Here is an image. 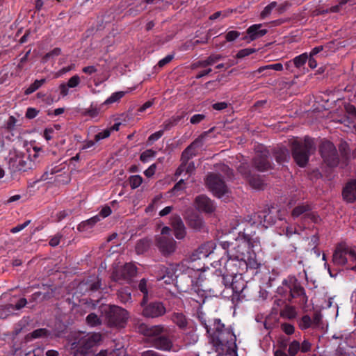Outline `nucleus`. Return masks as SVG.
I'll return each instance as SVG.
<instances>
[{"label": "nucleus", "instance_id": "f03ea898", "mask_svg": "<svg viewBox=\"0 0 356 356\" xmlns=\"http://www.w3.org/2000/svg\"><path fill=\"white\" fill-rule=\"evenodd\" d=\"M207 332L211 338L212 342L218 350L220 348L224 350L226 348L225 355L219 353L217 356H237L234 350L236 348V336L232 330L225 328L219 319H216L213 323V327L204 323Z\"/></svg>", "mask_w": 356, "mask_h": 356}, {"label": "nucleus", "instance_id": "6e6552de", "mask_svg": "<svg viewBox=\"0 0 356 356\" xmlns=\"http://www.w3.org/2000/svg\"><path fill=\"white\" fill-rule=\"evenodd\" d=\"M206 184L210 191L218 197L225 196L229 191L224 181L216 174H210L207 176Z\"/></svg>", "mask_w": 356, "mask_h": 356}, {"label": "nucleus", "instance_id": "0e129e2a", "mask_svg": "<svg viewBox=\"0 0 356 356\" xmlns=\"http://www.w3.org/2000/svg\"><path fill=\"white\" fill-rule=\"evenodd\" d=\"M185 187V183L183 179L179 181L172 188V193L177 194L178 191L184 189Z\"/></svg>", "mask_w": 356, "mask_h": 356}, {"label": "nucleus", "instance_id": "49530a36", "mask_svg": "<svg viewBox=\"0 0 356 356\" xmlns=\"http://www.w3.org/2000/svg\"><path fill=\"white\" fill-rule=\"evenodd\" d=\"M240 35V33L236 31H229L227 33L225 38L227 42H232L237 39Z\"/></svg>", "mask_w": 356, "mask_h": 356}, {"label": "nucleus", "instance_id": "ddd939ff", "mask_svg": "<svg viewBox=\"0 0 356 356\" xmlns=\"http://www.w3.org/2000/svg\"><path fill=\"white\" fill-rule=\"evenodd\" d=\"M157 245L163 254H172L176 250V241L163 236L157 239Z\"/></svg>", "mask_w": 356, "mask_h": 356}, {"label": "nucleus", "instance_id": "f704fd0d", "mask_svg": "<svg viewBox=\"0 0 356 356\" xmlns=\"http://www.w3.org/2000/svg\"><path fill=\"white\" fill-rule=\"evenodd\" d=\"M300 348V344L298 341H293L289 343L288 353L291 356H295Z\"/></svg>", "mask_w": 356, "mask_h": 356}, {"label": "nucleus", "instance_id": "37998d69", "mask_svg": "<svg viewBox=\"0 0 356 356\" xmlns=\"http://www.w3.org/2000/svg\"><path fill=\"white\" fill-rule=\"evenodd\" d=\"M138 288L140 291L144 294L143 300L142 302V305H144L147 300V282L145 279L140 280Z\"/></svg>", "mask_w": 356, "mask_h": 356}, {"label": "nucleus", "instance_id": "6ab92c4d", "mask_svg": "<svg viewBox=\"0 0 356 356\" xmlns=\"http://www.w3.org/2000/svg\"><path fill=\"white\" fill-rule=\"evenodd\" d=\"M343 198L352 202L356 200V180L348 182L343 191Z\"/></svg>", "mask_w": 356, "mask_h": 356}, {"label": "nucleus", "instance_id": "3c124183", "mask_svg": "<svg viewBox=\"0 0 356 356\" xmlns=\"http://www.w3.org/2000/svg\"><path fill=\"white\" fill-rule=\"evenodd\" d=\"M111 134V130L105 129L103 131H101L95 135V140L99 141L100 140L108 138Z\"/></svg>", "mask_w": 356, "mask_h": 356}, {"label": "nucleus", "instance_id": "aec40b11", "mask_svg": "<svg viewBox=\"0 0 356 356\" xmlns=\"http://www.w3.org/2000/svg\"><path fill=\"white\" fill-rule=\"evenodd\" d=\"M255 167L260 171H264L269 168L270 163L266 153L257 155L254 159Z\"/></svg>", "mask_w": 356, "mask_h": 356}, {"label": "nucleus", "instance_id": "774afa93", "mask_svg": "<svg viewBox=\"0 0 356 356\" xmlns=\"http://www.w3.org/2000/svg\"><path fill=\"white\" fill-rule=\"evenodd\" d=\"M311 349V343L307 341L304 340L302 344L300 345V350L302 353H307Z\"/></svg>", "mask_w": 356, "mask_h": 356}, {"label": "nucleus", "instance_id": "9d476101", "mask_svg": "<svg viewBox=\"0 0 356 356\" xmlns=\"http://www.w3.org/2000/svg\"><path fill=\"white\" fill-rule=\"evenodd\" d=\"M321 154L323 161L330 167L338 164L337 149L330 141L323 142L321 146Z\"/></svg>", "mask_w": 356, "mask_h": 356}, {"label": "nucleus", "instance_id": "9b49d317", "mask_svg": "<svg viewBox=\"0 0 356 356\" xmlns=\"http://www.w3.org/2000/svg\"><path fill=\"white\" fill-rule=\"evenodd\" d=\"M291 216L293 219L302 216L305 220H310L314 223H317L320 221V217L316 213L311 211V207L307 204H302L296 206L293 209Z\"/></svg>", "mask_w": 356, "mask_h": 356}, {"label": "nucleus", "instance_id": "69168bd1", "mask_svg": "<svg viewBox=\"0 0 356 356\" xmlns=\"http://www.w3.org/2000/svg\"><path fill=\"white\" fill-rule=\"evenodd\" d=\"M60 52H61L60 49L55 48L52 51H51L50 52L47 53L45 55L44 59L47 60V59H49L50 58H52V57H54V56H57L60 54Z\"/></svg>", "mask_w": 356, "mask_h": 356}, {"label": "nucleus", "instance_id": "79ce46f5", "mask_svg": "<svg viewBox=\"0 0 356 356\" xmlns=\"http://www.w3.org/2000/svg\"><path fill=\"white\" fill-rule=\"evenodd\" d=\"M250 184L256 189H261L264 185L262 180L259 177L249 178Z\"/></svg>", "mask_w": 356, "mask_h": 356}, {"label": "nucleus", "instance_id": "a878e982", "mask_svg": "<svg viewBox=\"0 0 356 356\" xmlns=\"http://www.w3.org/2000/svg\"><path fill=\"white\" fill-rule=\"evenodd\" d=\"M215 248V245L213 242H207L202 245H201L198 252L200 254V257H207L209 254H211Z\"/></svg>", "mask_w": 356, "mask_h": 356}, {"label": "nucleus", "instance_id": "f257e3e1", "mask_svg": "<svg viewBox=\"0 0 356 356\" xmlns=\"http://www.w3.org/2000/svg\"><path fill=\"white\" fill-rule=\"evenodd\" d=\"M221 245L226 250L228 259L225 264L227 275L232 280L237 277V274L241 275L248 270H258L261 267L254 252L259 248L260 241L258 237L247 234H239L233 242L222 241ZM245 288L243 281L236 285L232 282L230 289L232 291V300L240 299L241 294Z\"/></svg>", "mask_w": 356, "mask_h": 356}, {"label": "nucleus", "instance_id": "ea45409f", "mask_svg": "<svg viewBox=\"0 0 356 356\" xmlns=\"http://www.w3.org/2000/svg\"><path fill=\"white\" fill-rule=\"evenodd\" d=\"M155 155L156 152L154 150L147 149L141 154L140 159L143 162L146 163L148 162L152 158L154 157Z\"/></svg>", "mask_w": 356, "mask_h": 356}, {"label": "nucleus", "instance_id": "c85d7f7f", "mask_svg": "<svg viewBox=\"0 0 356 356\" xmlns=\"http://www.w3.org/2000/svg\"><path fill=\"white\" fill-rule=\"evenodd\" d=\"M150 242L148 239L140 240L136 245V251L138 254H143L148 250Z\"/></svg>", "mask_w": 356, "mask_h": 356}, {"label": "nucleus", "instance_id": "2f4dec72", "mask_svg": "<svg viewBox=\"0 0 356 356\" xmlns=\"http://www.w3.org/2000/svg\"><path fill=\"white\" fill-rule=\"evenodd\" d=\"M143 177L140 175H132L129 178V182L132 189L138 188L143 183Z\"/></svg>", "mask_w": 356, "mask_h": 356}, {"label": "nucleus", "instance_id": "bf43d9fd", "mask_svg": "<svg viewBox=\"0 0 356 356\" xmlns=\"http://www.w3.org/2000/svg\"><path fill=\"white\" fill-rule=\"evenodd\" d=\"M174 58V56L172 54L167 55L165 57L160 60L158 63V65L160 67L165 66L166 64L169 63Z\"/></svg>", "mask_w": 356, "mask_h": 356}, {"label": "nucleus", "instance_id": "412c9836", "mask_svg": "<svg viewBox=\"0 0 356 356\" xmlns=\"http://www.w3.org/2000/svg\"><path fill=\"white\" fill-rule=\"evenodd\" d=\"M283 70V65L282 63H277L274 64L266 65L260 67L257 70L253 72V74L256 76L257 74L264 72V75H270V70L282 71Z\"/></svg>", "mask_w": 356, "mask_h": 356}, {"label": "nucleus", "instance_id": "338daca9", "mask_svg": "<svg viewBox=\"0 0 356 356\" xmlns=\"http://www.w3.org/2000/svg\"><path fill=\"white\" fill-rule=\"evenodd\" d=\"M61 238L62 236L59 234H57L50 239L49 245L52 247L57 246L59 244Z\"/></svg>", "mask_w": 356, "mask_h": 356}, {"label": "nucleus", "instance_id": "864d4df0", "mask_svg": "<svg viewBox=\"0 0 356 356\" xmlns=\"http://www.w3.org/2000/svg\"><path fill=\"white\" fill-rule=\"evenodd\" d=\"M73 67H74V65H71V66L65 67L60 69V70H58V72L54 73V78H58V77L63 76V74H65L67 72L72 70L73 69Z\"/></svg>", "mask_w": 356, "mask_h": 356}, {"label": "nucleus", "instance_id": "8fccbe9b", "mask_svg": "<svg viewBox=\"0 0 356 356\" xmlns=\"http://www.w3.org/2000/svg\"><path fill=\"white\" fill-rule=\"evenodd\" d=\"M80 83V78L78 75H74L72 76L68 82H67V86L69 88H74L76 87Z\"/></svg>", "mask_w": 356, "mask_h": 356}, {"label": "nucleus", "instance_id": "e2e57ef3", "mask_svg": "<svg viewBox=\"0 0 356 356\" xmlns=\"http://www.w3.org/2000/svg\"><path fill=\"white\" fill-rule=\"evenodd\" d=\"M111 213V209L109 207L106 206L101 209L99 216L101 218H106L108 216H110Z\"/></svg>", "mask_w": 356, "mask_h": 356}, {"label": "nucleus", "instance_id": "603ef678", "mask_svg": "<svg viewBox=\"0 0 356 356\" xmlns=\"http://www.w3.org/2000/svg\"><path fill=\"white\" fill-rule=\"evenodd\" d=\"M163 134V131L162 130L158 131L149 136L148 141L150 143H153L154 142L159 140Z\"/></svg>", "mask_w": 356, "mask_h": 356}, {"label": "nucleus", "instance_id": "680f3d73", "mask_svg": "<svg viewBox=\"0 0 356 356\" xmlns=\"http://www.w3.org/2000/svg\"><path fill=\"white\" fill-rule=\"evenodd\" d=\"M54 129L53 128H47L43 132V137L46 140H50L53 138Z\"/></svg>", "mask_w": 356, "mask_h": 356}, {"label": "nucleus", "instance_id": "13d9d810", "mask_svg": "<svg viewBox=\"0 0 356 356\" xmlns=\"http://www.w3.org/2000/svg\"><path fill=\"white\" fill-rule=\"evenodd\" d=\"M47 333V331L45 329H38L34 330L31 333L32 338L37 339L43 336H45Z\"/></svg>", "mask_w": 356, "mask_h": 356}, {"label": "nucleus", "instance_id": "f8f14e48", "mask_svg": "<svg viewBox=\"0 0 356 356\" xmlns=\"http://www.w3.org/2000/svg\"><path fill=\"white\" fill-rule=\"evenodd\" d=\"M165 312V308L161 302H154L145 307L143 314L146 317L156 318L163 315Z\"/></svg>", "mask_w": 356, "mask_h": 356}, {"label": "nucleus", "instance_id": "423d86ee", "mask_svg": "<svg viewBox=\"0 0 356 356\" xmlns=\"http://www.w3.org/2000/svg\"><path fill=\"white\" fill-rule=\"evenodd\" d=\"M202 146V140H196L190 146H188L182 153L181 161L182 163L176 171V175H181L184 171L189 175L193 173L195 170V165L193 163L186 164L187 161L196 154V149Z\"/></svg>", "mask_w": 356, "mask_h": 356}, {"label": "nucleus", "instance_id": "4be33fe9", "mask_svg": "<svg viewBox=\"0 0 356 356\" xmlns=\"http://www.w3.org/2000/svg\"><path fill=\"white\" fill-rule=\"evenodd\" d=\"M24 156V154L19 151L15 149L11 151L9 154V163L15 169H18L19 165V163L21 162L22 158Z\"/></svg>", "mask_w": 356, "mask_h": 356}, {"label": "nucleus", "instance_id": "393cba45", "mask_svg": "<svg viewBox=\"0 0 356 356\" xmlns=\"http://www.w3.org/2000/svg\"><path fill=\"white\" fill-rule=\"evenodd\" d=\"M100 220L101 218L99 217V216H95L87 220L81 222L78 226V229L80 232L86 231V229L91 228Z\"/></svg>", "mask_w": 356, "mask_h": 356}, {"label": "nucleus", "instance_id": "4d7b16f0", "mask_svg": "<svg viewBox=\"0 0 356 356\" xmlns=\"http://www.w3.org/2000/svg\"><path fill=\"white\" fill-rule=\"evenodd\" d=\"M156 164H152L147 170L144 171V175L147 177H152L156 172Z\"/></svg>", "mask_w": 356, "mask_h": 356}, {"label": "nucleus", "instance_id": "e433bc0d", "mask_svg": "<svg viewBox=\"0 0 356 356\" xmlns=\"http://www.w3.org/2000/svg\"><path fill=\"white\" fill-rule=\"evenodd\" d=\"M220 56L219 55H213L209 56L207 60L200 62V65L202 67H207L209 65H212L218 60L220 59Z\"/></svg>", "mask_w": 356, "mask_h": 356}, {"label": "nucleus", "instance_id": "5701e85b", "mask_svg": "<svg viewBox=\"0 0 356 356\" xmlns=\"http://www.w3.org/2000/svg\"><path fill=\"white\" fill-rule=\"evenodd\" d=\"M137 273L136 266L131 263L126 264L122 270V276L124 280H129Z\"/></svg>", "mask_w": 356, "mask_h": 356}, {"label": "nucleus", "instance_id": "7c9ffc66", "mask_svg": "<svg viewBox=\"0 0 356 356\" xmlns=\"http://www.w3.org/2000/svg\"><path fill=\"white\" fill-rule=\"evenodd\" d=\"M124 92L122 91L113 92L108 98L104 101V102L102 104V106L117 102L124 97Z\"/></svg>", "mask_w": 356, "mask_h": 356}, {"label": "nucleus", "instance_id": "4c0bfd02", "mask_svg": "<svg viewBox=\"0 0 356 356\" xmlns=\"http://www.w3.org/2000/svg\"><path fill=\"white\" fill-rule=\"evenodd\" d=\"M198 340L197 334L194 332H191L186 334L184 337V341L186 344L190 345L196 343Z\"/></svg>", "mask_w": 356, "mask_h": 356}, {"label": "nucleus", "instance_id": "a19ab883", "mask_svg": "<svg viewBox=\"0 0 356 356\" xmlns=\"http://www.w3.org/2000/svg\"><path fill=\"white\" fill-rule=\"evenodd\" d=\"M87 323L93 327L100 324L99 318L95 314H90L86 318Z\"/></svg>", "mask_w": 356, "mask_h": 356}, {"label": "nucleus", "instance_id": "20e7f679", "mask_svg": "<svg viewBox=\"0 0 356 356\" xmlns=\"http://www.w3.org/2000/svg\"><path fill=\"white\" fill-rule=\"evenodd\" d=\"M293 145V157L296 163L304 167L309 159V154L315 150L314 140L309 138H305L303 143L294 140Z\"/></svg>", "mask_w": 356, "mask_h": 356}, {"label": "nucleus", "instance_id": "c9c22d12", "mask_svg": "<svg viewBox=\"0 0 356 356\" xmlns=\"http://www.w3.org/2000/svg\"><path fill=\"white\" fill-rule=\"evenodd\" d=\"M308 59V54L307 53L302 54L293 58L294 65L297 67L302 66Z\"/></svg>", "mask_w": 356, "mask_h": 356}, {"label": "nucleus", "instance_id": "de8ad7c7", "mask_svg": "<svg viewBox=\"0 0 356 356\" xmlns=\"http://www.w3.org/2000/svg\"><path fill=\"white\" fill-rule=\"evenodd\" d=\"M254 52H255L254 49H252V48L243 49L240 50L237 53L236 57L238 58H242L243 57L250 55L251 54H252Z\"/></svg>", "mask_w": 356, "mask_h": 356}, {"label": "nucleus", "instance_id": "39448f33", "mask_svg": "<svg viewBox=\"0 0 356 356\" xmlns=\"http://www.w3.org/2000/svg\"><path fill=\"white\" fill-rule=\"evenodd\" d=\"M41 180H49L67 184L70 180L69 166L65 163L51 166L42 175Z\"/></svg>", "mask_w": 356, "mask_h": 356}, {"label": "nucleus", "instance_id": "4468645a", "mask_svg": "<svg viewBox=\"0 0 356 356\" xmlns=\"http://www.w3.org/2000/svg\"><path fill=\"white\" fill-rule=\"evenodd\" d=\"M195 207L201 211L211 213L214 211L216 206L213 202L204 195H199L195 199Z\"/></svg>", "mask_w": 356, "mask_h": 356}, {"label": "nucleus", "instance_id": "5fc2aeb1", "mask_svg": "<svg viewBox=\"0 0 356 356\" xmlns=\"http://www.w3.org/2000/svg\"><path fill=\"white\" fill-rule=\"evenodd\" d=\"M282 330L286 334H292L294 332V327L291 324L289 323H284L281 325Z\"/></svg>", "mask_w": 356, "mask_h": 356}, {"label": "nucleus", "instance_id": "72a5a7b5", "mask_svg": "<svg viewBox=\"0 0 356 356\" xmlns=\"http://www.w3.org/2000/svg\"><path fill=\"white\" fill-rule=\"evenodd\" d=\"M298 325L301 330H306L313 326L312 318L307 315L303 316L300 319Z\"/></svg>", "mask_w": 356, "mask_h": 356}, {"label": "nucleus", "instance_id": "cd10ccee", "mask_svg": "<svg viewBox=\"0 0 356 356\" xmlns=\"http://www.w3.org/2000/svg\"><path fill=\"white\" fill-rule=\"evenodd\" d=\"M172 319L180 328H184L187 325V320L182 313H175Z\"/></svg>", "mask_w": 356, "mask_h": 356}, {"label": "nucleus", "instance_id": "2eb2a0df", "mask_svg": "<svg viewBox=\"0 0 356 356\" xmlns=\"http://www.w3.org/2000/svg\"><path fill=\"white\" fill-rule=\"evenodd\" d=\"M174 234L177 239H183L186 234L184 224L179 216H173L170 219Z\"/></svg>", "mask_w": 356, "mask_h": 356}, {"label": "nucleus", "instance_id": "473e14b6", "mask_svg": "<svg viewBox=\"0 0 356 356\" xmlns=\"http://www.w3.org/2000/svg\"><path fill=\"white\" fill-rule=\"evenodd\" d=\"M276 160L278 163L284 162L289 160V153L287 149L281 148L276 154Z\"/></svg>", "mask_w": 356, "mask_h": 356}, {"label": "nucleus", "instance_id": "09e8293b", "mask_svg": "<svg viewBox=\"0 0 356 356\" xmlns=\"http://www.w3.org/2000/svg\"><path fill=\"white\" fill-rule=\"evenodd\" d=\"M99 113H100V108H97L96 106H91L86 111V115L90 116V118H95V117L98 116Z\"/></svg>", "mask_w": 356, "mask_h": 356}, {"label": "nucleus", "instance_id": "a211bd4d", "mask_svg": "<svg viewBox=\"0 0 356 356\" xmlns=\"http://www.w3.org/2000/svg\"><path fill=\"white\" fill-rule=\"evenodd\" d=\"M159 270L161 272L160 275H157V280H164V282L167 284H172L177 275L175 273H172V271L174 270V267L171 266L170 268H166L164 266L159 267Z\"/></svg>", "mask_w": 356, "mask_h": 356}, {"label": "nucleus", "instance_id": "b1692460", "mask_svg": "<svg viewBox=\"0 0 356 356\" xmlns=\"http://www.w3.org/2000/svg\"><path fill=\"white\" fill-rule=\"evenodd\" d=\"M19 165L18 167V170L26 171L28 170L32 169L37 165V162L32 159H31L29 156L24 155L22 158L21 162L19 163Z\"/></svg>", "mask_w": 356, "mask_h": 356}, {"label": "nucleus", "instance_id": "58836bf2", "mask_svg": "<svg viewBox=\"0 0 356 356\" xmlns=\"http://www.w3.org/2000/svg\"><path fill=\"white\" fill-rule=\"evenodd\" d=\"M277 3L273 1L266 6L261 13V17L262 19L266 18L270 15L272 10L276 7Z\"/></svg>", "mask_w": 356, "mask_h": 356}, {"label": "nucleus", "instance_id": "f3484780", "mask_svg": "<svg viewBox=\"0 0 356 356\" xmlns=\"http://www.w3.org/2000/svg\"><path fill=\"white\" fill-rule=\"evenodd\" d=\"M284 284L288 285L292 297L294 298L304 294V289L296 278L291 277L288 280L284 281Z\"/></svg>", "mask_w": 356, "mask_h": 356}, {"label": "nucleus", "instance_id": "c03bdc74", "mask_svg": "<svg viewBox=\"0 0 356 356\" xmlns=\"http://www.w3.org/2000/svg\"><path fill=\"white\" fill-rule=\"evenodd\" d=\"M347 3H349L350 4H354L356 3V0H342L339 3V5L332 7L330 8V10L332 12H339L342 8L343 6L346 4Z\"/></svg>", "mask_w": 356, "mask_h": 356}, {"label": "nucleus", "instance_id": "1a4fd4ad", "mask_svg": "<svg viewBox=\"0 0 356 356\" xmlns=\"http://www.w3.org/2000/svg\"><path fill=\"white\" fill-rule=\"evenodd\" d=\"M127 312L118 306H111L107 314L108 323L115 327H123L128 319Z\"/></svg>", "mask_w": 356, "mask_h": 356}, {"label": "nucleus", "instance_id": "052dcab7", "mask_svg": "<svg viewBox=\"0 0 356 356\" xmlns=\"http://www.w3.org/2000/svg\"><path fill=\"white\" fill-rule=\"evenodd\" d=\"M38 113L39 111L34 108H28L26 113V117L29 119H33L38 115Z\"/></svg>", "mask_w": 356, "mask_h": 356}, {"label": "nucleus", "instance_id": "bb28decb", "mask_svg": "<svg viewBox=\"0 0 356 356\" xmlns=\"http://www.w3.org/2000/svg\"><path fill=\"white\" fill-rule=\"evenodd\" d=\"M188 225L195 230L199 231L204 228V223L200 217L195 216L189 220Z\"/></svg>", "mask_w": 356, "mask_h": 356}, {"label": "nucleus", "instance_id": "a18cd8bd", "mask_svg": "<svg viewBox=\"0 0 356 356\" xmlns=\"http://www.w3.org/2000/svg\"><path fill=\"white\" fill-rule=\"evenodd\" d=\"M262 216L264 217V220H261L259 221V224L262 225L263 226L267 227L275 222L274 221L271 220V215L270 213L268 214L263 213Z\"/></svg>", "mask_w": 356, "mask_h": 356}, {"label": "nucleus", "instance_id": "c756f323", "mask_svg": "<svg viewBox=\"0 0 356 356\" xmlns=\"http://www.w3.org/2000/svg\"><path fill=\"white\" fill-rule=\"evenodd\" d=\"M46 81L45 79H42L40 80H35L32 84H31L26 90L25 95H30L34 92L36 90L40 88L42 84H44Z\"/></svg>", "mask_w": 356, "mask_h": 356}, {"label": "nucleus", "instance_id": "dca6fc26", "mask_svg": "<svg viewBox=\"0 0 356 356\" xmlns=\"http://www.w3.org/2000/svg\"><path fill=\"white\" fill-rule=\"evenodd\" d=\"M261 24H253L247 29L248 38L250 41L259 38L267 33L266 29H262Z\"/></svg>", "mask_w": 356, "mask_h": 356}, {"label": "nucleus", "instance_id": "0eeeda50", "mask_svg": "<svg viewBox=\"0 0 356 356\" xmlns=\"http://www.w3.org/2000/svg\"><path fill=\"white\" fill-rule=\"evenodd\" d=\"M348 260H356L355 251L345 243L339 244L333 254L332 261L334 264L343 266L348 263Z\"/></svg>", "mask_w": 356, "mask_h": 356}, {"label": "nucleus", "instance_id": "6e6d98bb", "mask_svg": "<svg viewBox=\"0 0 356 356\" xmlns=\"http://www.w3.org/2000/svg\"><path fill=\"white\" fill-rule=\"evenodd\" d=\"M283 314L289 318H293L296 316V313L294 308L288 307L284 309Z\"/></svg>", "mask_w": 356, "mask_h": 356}, {"label": "nucleus", "instance_id": "7ed1b4c3", "mask_svg": "<svg viewBox=\"0 0 356 356\" xmlns=\"http://www.w3.org/2000/svg\"><path fill=\"white\" fill-rule=\"evenodd\" d=\"M138 329L139 332L146 336L157 349L173 351L179 349V348L174 346L171 340L168 337L161 336V334L165 332V328L162 325L148 326L145 324H141Z\"/></svg>", "mask_w": 356, "mask_h": 356}]
</instances>
